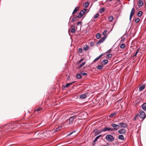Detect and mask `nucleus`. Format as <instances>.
I'll use <instances>...</instances> for the list:
<instances>
[{
	"instance_id": "nucleus-1",
	"label": "nucleus",
	"mask_w": 146,
	"mask_h": 146,
	"mask_svg": "<svg viewBox=\"0 0 146 146\" xmlns=\"http://www.w3.org/2000/svg\"><path fill=\"white\" fill-rule=\"evenodd\" d=\"M113 131V129H111L110 128H109L108 127H105L104 128L101 129L100 130V132H99L98 133L96 134L95 135V136H96V135H98V134L100 133L101 132H105L107 131Z\"/></svg>"
},
{
	"instance_id": "nucleus-28",
	"label": "nucleus",
	"mask_w": 146,
	"mask_h": 146,
	"mask_svg": "<svg viewBox=\"0 0 146 146\" xmlns=\"http://www.w3.org/2000/svg\"><path fill=\"white\" fill-rule=\"evenodd\" d=\"M142 12L141 11H139L137 13V16L139 17H140L142 16Z\"/></svg>"
},
{
	"instance_id": "nucleus-2",
	"label": "nucleus",
	"mask_w": 146,
	"mask_h": 146,
	"mask_svg": "<svg viewBox=\"0 0 146 146\" xmlns=\"http://www.w3.org/2000/svg\"><path fill=\"white\" fill-rule=\"evenodd\" d=\"M87 10V9H85L81 11L79 13L77 14V15L76 16V17L78 18H81L82 17Z\"/></svg>"
},
{
	"instance_id": "nucleus-51",
	"label": "nucleus",
	"mask_w": 146,
	"mask_h": 146,
	"mask_svg": "<svg viewBox=\"0 0 146 146\" xmlns=\"http://www.w3.org/2000/svg\"><path fill=\"white\" fill-rule=\"evenodd\" d=\"M69 24L70 25L71 24L70 23V22L69 23Z\"/></svg>"
},
{
	"instance_id": "nucleus-41",
	"label": "nucleus",
	"mask_w": 146,
	"mask_h": 146,
	"mask_svg": "<svg viewBox=\"0 0 146 146\" xmlns=\"http://www.w3.org/2000/svg\"><path fill=\"white\" fill-rule=\"evenodd\" d=\"M76 18V17H73L72 18V20H71L72 22H74L75 21V20Z\"/></svg>"
},
{
	"instance_id": "nucleus-16",
	"label": "nucleus",
	"mask_w": 146,
	"mask_h": 146,
	"mask_svg": "<svg viewBox=\"0 0 146 146\" xmlns=\"http://www.w3.org/2000/svg\"><path fill=\"white\" fill-rule=\"evenodd\" d=\"M117 113V112H114L113 113H112L110 114V115L109 116V117H115V115H116Z\"/></svg>"
},
{
	"instance_id": "nucleus-20",
	"label": "nucleus",
	"mask_w": 146,
	"mask_h": 146,
	"mask_svg": "<svg viewBox=\"0 0 146 146\" xmlns=\"http://www.w3.org/2000/svg\"><path fill=\"white\" fill-rule=\"evenodd\" d=\"M89 5V3L88 1H87L83 5V7H87Z\"/></svg>"
},
{
	"instance_id": "nucleus-31",
	"label": "nucleus",
	"mask_w": 146,
	"mask_h": 146,
	"mask_svg": "<svg viewBox=\"0 0 146 146\" xmlns=\"http://www.w3.org/2000/svg\"><path fill=\"white\" fill-rule=\"evenodd\" d=\"M62 127H58V128H57L56 129H55L54 130L53 132L55 133V132H56V131L59 130L61 129Z\"/></svg>"
},
{
	"instance_id": "nucleus-25",
	"label": "nucleus",
	"mask_w": 146,
	"mask_h": 146,
	"mask_svg": "<svg viewBox=\"0 0 146 146\" xmlns=\"http://www.w3.org/2000/svg\"><path fill=\"white\" fill-rule=\"evenodd\" d=\"M103 66L102 65L98 66L96 67V68L98 70H101L103 68Z\"/></svg>"
},
{
	"instance_id": "nucleus-17",
	"label": "nucleus",
	"mask_w": 146,
	"mask_h": 146,
	"mask_svg": "<svg viewBox=\"0 0 146 146\" xmlns=\"http://www.w3.org/2000/svg\"><path fill=\"white\" fill-rule=\"evenodd\" d=\"M81 74H77L76 75V77L77 79H82V76H81Z\"/></svg>"
},
{
	"instance_id": "nucleus-18",
	"label": "nucleus",
	"mask_w": 146,
	"mask_h": 146,
	"mask_svg": "<svg viewBox=\"0 0 146 146\" xmlns=\"http://www.w3.org/2000/svg\"><path fill=\"white\" fill-rule=\"evenodd\" d=\"M142 108L143 110H146V103H144L142 105Z\"/></svg>"
},
{
	"instance_id": "nucleus-30",
	"label": "nucleus",
	"mask_w": 146,
	"mask_h": 146,
	"mask_svg": "<svg viewBox=\"0 0 146 146\" xmlns=\"http://www.w3.org/2000/svg\"><path fill=\"white\" fill-rule=\"evenodd\" d=\"M112 56V54H107L106 56V58L108 59L111 58Z\"/></svg>"
},
{
	"instance_id": "nucleus-7",
	"label": "nucleus",
	"mask_w": 146,
	"mask_h": 146,
	"mask_svg": "<svg viewBox=\"0 0 146 146\" xmlns=\"http://www.w3.org/2000/svg\"><path fill=\"white\" fill-rule=\"evenodd\" d=\"M106 36H104L101 38L96 43V44H99L102 42L106 39Z\"/></svg>"
},
{
	"instance_id": "nucleus-48",
	"label": "nucleus",
	"mask_w": 146,
	"mask_h": 146,
	"mask_svg": "<svg viewBox=\"0 0 146 146\" xmlns=\"http://www.w3.org/2000/svg\"><path fill=\"white\" fill-rule=\"evenodd\" d=\"M7 125L9 127V128H10V127L12 125V124H11V123H10L9 124H7Z\"/></svg>"
},
{
	"instance_id": "nucleus-15",
	"label": "nucleus",
	"mask_w": 146,
	"mask_h": 146,
	"mask_svg": "<svg viewBox=\"0 0 146 146\" xmlns=\"http://www.w3.org/2000/svg\"><path fill=\"white\" fill-rule=\"evenodd\" d=\"M143 5V2L142 0H139L138 3V5L139 7H141Z\"/></svg>"
},
{
	"instance_id": "nucleus-33",
	"label": "nucleus",
	"mask_w": 146,
	"mask_h": 146,
	"mask_svg": "<svg viewBox=\"0 0 146 146\" xmlns=\"http://www.w3.org/2000/svg\"><path fill=\"white\" fill-rule=\"evenodd\" d=\"M101 36V35L100 33H98L96 35V38L97 39L99 38Z\"/></svg>"
},
{
	"instance_id": "nucleus-50",
	"label": "nucleus",
	"mask_w": 146,
	"mask_h": 146,
	"mask_svg": "<svg viewBox=\"0 0 146 146\" xmlns=\"http://www.w3.org/2000/svg\"><path fill=\"white\" fill-rule=\"evenodd\" d=\"M124 39H125V38H123V39L122 40V41H123L124 40Z\"/></svg>"
},
{
	"instance_id": "nucleus-47",
	"label": "nucleus",
	"mask_w": 146,
	"mask_h": 146,
	"mask_svg": "<svg viewBox=\"0 0 146 146\" xmlns=\"http://www.w3.org/2000/svg\"><path fill=\"white\" fill-rule=\"evenodd\" d=\"M81 23H82V22H81L79 21V22H78L77 23V25H79L80 24H81Z\"/></svg>"
},
{
	"instance_id": "nucleus-19",
	"label": "nucleus",
	"mask_w": 146,
	"mask_h": 146,
	"mask_svg": "<svg viewBox=\"0 0 146 146\" xmlns=\"http://www.w3.org/2000/svg\"><path fill=\"white\" fill-rule=\"evenodd\" d=\"M79 9V7H76L75 8V9H74V11H73V12H72V14H74L75 13H76L78 10Z\"/></svg>"
},
{
	"instance_id": "nucleus-39",
	"label": "nucleus",
	"mask_w": 146,
	"mask_h": 146,
	"mask_svg": "<svg viewBox=\"0 0 146 146\" xmlns=\"http://www.w3.org/2000/svg\"><path fill=\"white\" fill-rule=\"evenodd\" d=\"M99 15V14L98 13H97L95 15V16L94 17V19H95L97 18L98 17Z\"/></svg>"
},
{
	"instance_id": "nucleus-4",
	"label": "nucleus",
	"mask_w": 146,
	"mask_h": 146,
	"mask_svg": "<svg viewBox=\"0 0 146 146\" xmlns=\"http://www.w3.org/2000/svg\"><path fill=\"white\" fill-rule=\"evenodd\" d=\"M76 116L73 115L72 116L70 117V118H69L68 119H67V120H69V124L70 125H71L72 124L73 121L74 120V119L76 118Z\"/></svg>"
},
{
	"instance_id": "nucleus-3",
	"label": "nucleus",
	"mask_w": 146,
	"mask_h": 146,
	"mask_svg": "<svg viewBox=\"0 0 146 146\" xmlns=\"http://www.w3.org/2000/svg\"><path fill=\"white\" fill-rule=\"evenodd\" d=\"M105 138L107 141L111 142L113 141L114 139L113 136L110 135H107Z\"/></svg>"
},
{
	"instance_id": "nucleus-5",
	"label": "nucleus",
	"mask_w": 146,
	"mask_h": 146,
	"mask_svg": "<svg viewBox=\"0 0 146 146\" xmlns=\"http://www.w3.org/2000/svg\"><path fill=\"white\" fill-rule=\"evenodd\" d=\"M111 125L114 128L113 129L114 130H117L120 128V126L119 125H117L115 123H111Z\"/></svg>"
},
{
	"instance_id": "nucleus-24",
	"label": "nucleus",
	"mask_w": 146,
	"mask_h": 146,
	"mask_svg": "<svg viewBox=\"0 0 146 146\" xmlns=\"http://www.w3.org/2000/svg\"><path fill=\"white\" fill-rule=\"evenodd\" d=\"M105 11V9L104 7H103L100 9L99 12L100 13H102Z\"/></svg>"
},
{
	"instance_id": "nucleus-26",
	"label": "nucleus",
	"mask_w": 146,
	"mask_h": 146,
	"mask_svg": "<svg viewBox=\"0 0 146 146\" xmlns=\"http://www.w3.org/2000/svg\"><path fill=\"white\" fill-rule=\"evenodd\" d=\"M74 83V82L71 83H68L66 84V86H64V85H63V86L64 88L65 87H68L72 83Z\"/></svg>"
},
{
	"instance_id": "nucleus-43",
	"label": "nucleus",
	"mask_w": 146,
	"mask_h": 146,
	"mask_svg": "<svg viewBox=\"0 0 146 146\" xmlns=\"http://www.w3.org/2000/svg\"><path fill=\"white\" fill-rule=\"evenodd\" d=\"M94 42H91L90 43V45L91 46H92L94 45Z\"/></svg>"
},
{
	"instance_id": "nucleus-46",
	"label": "nucleus",
	"mask_w": 146,
	"mask_h": 146,
	"mask_svg": "<svg viewBox=\"0 0 146 146\" xmlns=\"http://www.w3.org/2000/svg\"><path fill=\"white\" fill-rule=\"evenodd\" d=\"M138 50L137 51H136V52H135V54H134V56H135L137 54V53H138Z\"/></svg>"
},
{
	"instance_id": "nucleus-14",
	"label": "nucleus",
	"mask_w": 146,
	"mask_h": 146,
	"mask_svg": "<svg viewBox=\"0 0 146 146\" xmlns=\"http://www.w3.org/2000/svg\"><path fill=\"white\" fill-rule=\"evenodd\" d=\"M105 54L102 53L98 57L96 58L93 61V62H96L103 55H104Z\"/></svg>"
},
{
	"instance_id": "nucleus-37",
	"label": "nucleus",
	"mask_w": 146,
	"mask_h": 146,
	"mask_svg": "<svg viewBox=\"0 0 146 146\" xmlns=\"http://www.w3.org/2000/svg\"><path fill=\"white\" fill-rule=\"evenodd\" d=\"M108 31L107 30H105L103 33L102 34L103 35H105L107 33Z\"/></svg>"
},
{
	"instance_id": "nucleus-44",
	"label": "nucleus",
	"mask_w": 146,
	"mask_h": 146,
	"mask_svg": "<svg viewBox=\"0 0 146 146\" xmlns=\"http://www.w3.org/2000/svg\"><path fill=\"white\" fill-rule=\"evenodd\" d=\"M82 49L81 48H80L78 49V51L80 53H81L82 52Z\"/></svg>"
},
{
	"instance_id": "nucleus-22",
	"label": "nucleus",
	"mask_w": 146,
	"mask_h": 146,
	"mask_svg": "<svg viewBox=\"0 0 146 146\" xmlns=\"http://www.w3.org/2000/svg\"><path fill=\"white\" fill-rule=\"evenodd\" d=\"M118 139H119L124 140V137L122 135H121L119 136Z\"/></svg>"
},
{
	"instance_id": "nucleus-21",
	"label": "nucleus",
	"mask_w": 146,
	"mask_h": 146,
	"mask_svg": "<svg viewBox=\"0 0 146 146\" xmlns=\"http://www.w3.org/2000/svg\"><path fill=\"white\" fill-rule=\"evenodd\" d=\"M108 62V61L107 60H105L102 61V64L105 65L107 64Z\"/></svg>"
},
{
	"instance_id": "nucleus-40",
	"label": "nucleus",
	"mask_w": 146,
	"mask_h": 146,
	"mask_svg": "<svg viewBox=\"0 0 146 146\" xmlns=\"http://www.w3.org/2000/svg\"><path fill=\"white\" fill-rule=\"evenodd\" d=\"M138 116L139 114H136L133 119V120H135L136 119V118L138 117Z\"/></svg>"
},
{
	"instance_id": "nucleus-27",
	"label": "nucleus",
	"mask_w": 146,
	"mask_h": 146,
	"mask_svg": "<svg viewBox=\"0 0 146 146\" xmlns=\"http://www.w3.org/2000/svg\"><path fill=\"white\" fill-rule=\"evenodd\" d=\"M102 135H100L96 137L94 140V142L95 143V142L97 141L98 139Z\"/></svg>"
},
{
	"instance_id": "nucleus-52",
	"label": "nucleus",
	"mask_w": 146,
	"mask_h": 146,
	"mask_svg": "<svg viewBox=\"0 0 146 146\" xmlns=\"http://www.w3.org/2000/svg\"><path fill=\"white\" fill-rule=\"evenodd\" d=\"M98 0H95L94 2H95V1H97Z\"/></svg>"
},
{
	"instance_id": "nucleus-11",
	"label": "nucleus",
	"mask_w": 146,
	"mask_h": 146,
	"mask_svg": "<svg viewBox=\"0 0 146 146\" xmlns=\"http://www.w3.org/2000/svg\"><path fill=\"white\" fill-rule=\"evenodd\" d=\"M70 32L71 33H73L75 32V28L74 25H72L71 26Z\"/></svg>"
},
{
	"instance_id": "nucleus-34",
	"label": "nucleus",
	"mask_w": 146,
	"mask_h": 146,
	"mask_svg": "<svg viewBox=\"0 0 146 146\" xmlns=\"http://www.w3.org/2000/svg\"><path fill=\"white\" fill-rule=\"evenodd\" d=\"M80 74L84 76H86L87 75V74L85 72H81Z\"/></svg>"
},
{
	"instance_id": "nucleus-35",
	"label": "nucleus",
	"mask_w": 146,
	"mask_h": 146,
	"mask_svg": "<svg viewBox=\"0 0 146 146\" xmlns=\"http://www.w3.org/2000/svg\"><path fill=\"white\" fill-rule=\"evenodd\" d=\"M42 109V108H38L37 109H36L35 110V111H39L40 110H41Z\"/></svg>"
},
{
	"instance_id": "nucleus-38",
	"label": "nucleus",
	"mask_w": 146,
	"mask_h": 146,
	"mask_svg": "<svg viewBox=\"0 0 146 146\" xmlns=\"http://www.w3.org/2000/svg\"><path fill=\"white\" fill-rule=\"evenodd\" d=\"M140 19L139 18H137L135 20V22L136 23H138L140 21Z\"/></svg>"
},
{
	"instance_id": "nucleus-36",
	"label": "nucleus",
	"mask_w": 146,
	"mask_h": 146,
	"mask_svg": "<svg viewBox=\"0 0 146 146\" xmlns=\"http://www.w3.org/2000/svg\"><path fill=\"white\" fill-rule=\"evenodd\" d=\"M85 62H82L81 64H80L79 66V68L82 67L85 64Z\"/></svg>"
},
{
	"instance_id": "nucleus-10",
	"label": "nucleus",
	"mask_w": 146,
	"mask_h": 146,
	"mask_svg": "<svg viewBox=\"0 0 146 146\" xmlns=\"http://www.w3.org/2000/svg\"><path fill=\"white\" fill-rule=\"evenodd\" d=\"M118 132V133L121 134H124L126 132V130L124 129H121L119 130Z\"/></svg>"
},
{
	"instance_id": "nucleus-29",
	"label": "nucleus",
	"mask_w": 146,
	"mask_h": 146,
	"mask_svg": "<svg viewBox=\"0 0 146 146\" xmlns=\"http://www.w3.org/2000/svg\"><path fill=\"white\" fill-rule=\"evenodd\" d=\"M89 48V46L87 45H85L83 48L84 50L85 51H87Z\"/></svg>"
},
{
	"instance_id": "nucleus-9",
	"label": "nucleus",
	"mask_w": 146,
	"mask_h": 146,
	"mask_svg": "<svg viewBox=\"0 0 146 146\" xmlns=\"http://www.w3.org/2000/svg\"><path fill=\"white\" fill-rule=\"evenodd\" d=\"M139 113V117L140 118L142 119L145 118V112L143 111H141Z\"/></svg>"
},
{
	"instance_id": "nucleus-42",
	"label": "nucleus",
	"mask_w": 146,
	"mask_h": 146,
	"mask_svg": "<svg viewBox=\"0 0 146 146\" xmlns=\"http://www.w3.org/2000/svg\"><path fill=\"white\" fill-rule=\"evenodd\" d=\"M75 132V131H73L72 132H71V133H70L69 134H68L67 135V136H70V135H71L72 133H74V132Z\"/></svg>"
},
{
	"instance_id": "nucleus-49",
	"label": "nucleus",
	"mask_w": 146,
	"mask_h": 146,
	"mask_svg": "<svg viewBox=\"0 0 146 146\" xmlns=\"http://www.w3.org/2000/svg\"><path fill=\"white\" fill-rule=\"evenodd\" d=\"M70 78V77L69 76H68V78H67V79L68 80H69V79Z\"/></svg>"
},
{
	"instance_id": "nucleus-45",
	"label": "nucleus",
	"mask_w": 146,
	"mask_h": 146,
	"mask_svg": "<svg viewBox=\"0 0 146 146\" xmlns=\"http://www.w3.org/2000/svg\"><path fill=\"white\" fill-rule=\"evenodd\" d=\"M111 51V49H110L108 50L107 52H106V53H110Z\"/></svg>"
},
{
	"instance_id": "nucleus-6",
	"label": "nucleus",
	"mask_w": 146,
	"mask_h": 146,
	"mask_svg": "<svg viewBox=\"0 0 146 146\" xmlns=\"http://www.w3.org/2000/svg\"><path fill=\"white\" fill-rule=\"evenodd\" d=\"M119 125L120 126V128H126L127 126V125L124 122L119 123Z\"/></svg>"
},
{
	"instance_id": "nucleus-32",
	"label": "nucleus",
	"mask_w": 146,
	"mask_h": 146,
	"mask_svg": "<svg viewBox=\"0 0 146 146\" xmlns=\"http://www.w3.org/2000/svg\"><path fill=\"white\" fill-rule=\"evenodd\" d=\"M125 44H121L120 46V47L121 48H125Z\"/></svg>"
},
{
	"instance_id": "nucleus-8",
	"label": "nucleus",
	"mask_w": 146,
	"mask_h": 146,
	"mask_svg": "<svg viewBox=\"0 0 146 146\" xmlns=\"http://www.w3.org/2000/svg\"><path fill=\"white\" fill-rule=\"evenodd\" d=\"M135 12V10L134 8H133L131 10L129 17V20L131 21V17L134 15Z\"/></svg>"
},
{
	"instance_id": "nucleus-12",
	"label": "nucleus",
	"mask_w": 146,
	"mask_h": 146,
	"mask_svg": "<svg viewBox=\"0 0 146 146\" xmlns=\"http://www.w3.org/2000/svg\"><path fill=\"white\" fill-rule=\"evenodd\" d=\"M145 88V86L144 84H141L139 87V90L141 91Z\"/></svg>"
},
{
	"instance_id": "nucleus-13",
	"label": "nucleus",
	"mask_w": 146,
	"mask_h": 146,
	"mask_svg": "<svg viewBox=\"0 0 146 146\" xmlns=\"http://www.w3.org/2000/svg\"><path fill=\"white\" fill-rule=\"evenodd\" d=\"M87 97V94L85 93L83 94H81L80 96V97L82 99L85 98Z\"/></svg>"
},
{
	"instance_id": "nucleus-23",
	"label": "nucleus",
	"mask_w": 146,
	"mask_h": 146,
	"mask_svg": "<svg viewBox=\"0 0 146 146\" xmlns=\"http://www.w3.org/2000/svg\"><path fill=\"white\" fill-rule=\"evenodd\" d=\"M113 16H111L109 17H108V19L110 21H112L113 19Z\"/></svg>"
}]
</instances>
